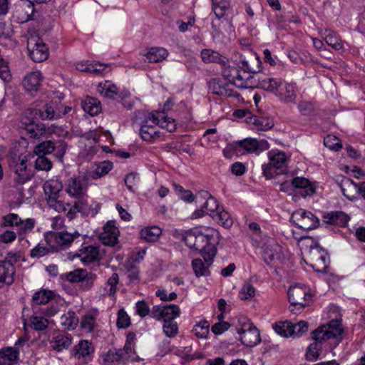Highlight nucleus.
I'll list each match as a JSON object with an SVG mask.
<instances>
[{"instance_id":"obj_1","label":"nucleus","mask_w":365,"mask_h":365,"mask_svg":"<svg viewBox=\"0 0 365 365\" xmlns=\"http://www.w3.org/2000/svg\"><path fill=\"white\" fill-rule=\"evenodd\" d=\"M158 125L169 132H173L176 130L177 125L173 118L165 116L163 113L151 112L149 113L145 119L144 123L140 129V135L141 138L150 143H155L160 141H164L165 137L157 128L150 124Z\"/></svg>"},{"instance_id":"obj_2","label":"nucleus","mask_w":365,"mask_h":365,"mask_svg":"<svg viewBox=\"0 0 365 365\" xmlns=\"http://www.w3.org/2000/svg\"><path fill=\"white\" fill-rule=\"evenodd\" d=\"M207 231L206 233L197 230L186 232L183 240L187 247L199 251L205 262H210L217 253L216 241L214 239L215 231Z\"/></svg>"},{"instance_id":"obj_3","label":"nucleus","mask_w":365,"mask_h":365,"mask_svg":"<svg viewBox=\"0 0 365 365\" xmlns=\"http://www.w3.org/2000/svg\"><path fill=\"white\" fill-rule=\"evenodd\" d=\"M343 328L340 320H331L329 324L322 325L312 332L314 342L307 348V359L309 361L317 359L321 351L322 344L327 340L341 336Z\"/></svg>"},{"instance_id":"obj_4","label":"nucleus","mask_w":365,"mask_h":365,"mask_svg":"<svg viewBox=\"0 0 365 365\" xmlns=\"http://www.w3.org/2000/svg\"><path fill=\"white\" fill-rule=\"evenodd\" d=\"M60 300L55 292L42 289L34 294L31 307L33 310H41L46 317H53L59 311Z\"/></svg>"},{"instance_id":"obj_5","label":"nucleus","mask_w":365,"mask_h":365,"mask_svg":"<svg viewBox=\"0 0 365 365\" xmlns=\"http://www.w3.org/2000/svg\"><path fill=\"white\" fill-rule=\"evenodd\" d=\"M269 163L262 165L263 175L267 179L274 178V175L284 173L287 158L284 153L272 150L268 153Z\"/></svg>"},{"instance_id":"obj_6","label":"nucleus","mask_w":365,"mask_h":365,"mask_svg":"<svg viewBox=\"0 0 365 365\" xmlns=\"http://www.w3.org/2000/svg\"><path fill=\"white\" fill-rule=\"evenodd\" d=\"M78 232L70 233L67 231L51 232L45 235V240L52 252H57L69 247L78 237Z\"/></svg>"},{"instance_id":"obj_7","label":"nucleus","mask_w":365,"mask_h":365,"mask_svg":"<svg viewBox=\"0 0 365 365\" xmlns=\"http://www.w3.org/2000/svg\"><path fill=\"white\" fill-rule=\"evenodd\" d=\"M88 177L83 175L82 176H72L65 182V191L72 198L78 200H86L88 190Z\"/></svg>"},{"instance_id":"obj_8","label":"nucleus","mask_w":365,"mask_h":365,"mask_svg":"<svg viewBox=\"0 0 365 365\" xmlns=\"http://www.w3.org/2000/svg\"><path fill=\"white\" fill-rule=\"evenodd\" d=\"M306 262L316 272L323 273L327 272L329 257L327 252L323 248L316 245L310 247L307 255Z\"/></svg>"},{"instance_id":"obj_9","label":"nucleus","mask_w":365,"mask_h":365,"mask_svg":"<svg viewBox=\"0 0 365 365\" xmlns=\"http://www.w3.org/2000/svg\"><path fill=\"white\" fill-rule=\"evenodd\" d=\"M34 4L30 0H19L12 9L11 20L16 24H24L33 19Z\"/></svg>"},{"instance_id":"obj_10","label":"nucleus","mask_w":365,"mask_h":365,"mask_svg":"<svg viewBox=\"0 0 365 365\" xmlns=\"http://www.w3.org/2000/svg\"><path fill=\"white\" fill-rule=\"evenodd\" d=\"M291 222L297 227L304 230L315 229L319 225L317 217L303 209L297 210L292 214Z\"/></svg>"},{"instance_id":"obj_11","label":"nucleus","mask_w":365,"mask_h":365,"mask_svg":"<svg viewBox=\"0 0 365 365\" xmlns=\"http://www.w3.org/2000/svg\"><path fill=\"white\" fill-rule=\"evenodd\" d=\"M243 321L242 327L237 329L241 342L246 346L250 347L257 345L261 341L259 330L246 317L243 318Z\"/></svg>"},{"instance_id":"obj_12","label":"nucleus","mask_w":365,"mask_h":365,"mask_svg":"<svg viewBox=\"0 0 365 365\" xmlns=\"http://www.w3.org/2000/svg\"><path fill=\"white\" fill-rule=\"evenodd\" d=\"M287 294L291 306H299V309L307 306L312 298L306 287L298 285L289 287Z\"/></svg>"},{"instance_id":"obj_13","label":"nucleus","mask_w":365,"mask_h":365,"mask_svg":"<svg viewBox=\"0 0 365 365\" xmlns=\"http://www.w3.org/2000/svg\"><path fill=\"white\" fill-rule=\"evenodd\" d=\"M27 156L22 154H14L9 161L10 166L14 167L15 173L17 175L16 181L19 184H23L30 179L29 175L27 173Z\"/></svg>"},{"instance_id":"obj_14","label":"nucleus","mask_w":365,"mask_h":365,"mask_svg":"<svg viewBox=\"0 0 365 365\" xmlns=\"http://www.w3.org/2000/svg\"><path fill=\"white\" fill-rule=\"evenodd\" d=\"M180 310L178 305L170 304L168 306L156 305L152 308L151 317L156 320L168 322L180 315Z\"/></svg>"},{"instance_id":"obj_15","label":"nucleus","mask_w":365,"mask_h":365,"mask_svg":"<svg viewBox=\"0 0 365 365\" xmlns=\"http://www.w3.org/2000/svg\"><path fill=\"white\" fill-rule=\"evenodd\" d=\"M27 48L29 56L35 62H42L48 56V49L46 44L38 38H31L28 40Z\"/></svg>"},{"instance_id":"obj_16","label":"nucleus","mask_w":365,"mask_h":365,"mask_svg":"<svg viewBox=\"0 0 365 365\" xmlns=\"http://www.w3.org/2000/svg\"><path fill=\"white\" fill-rule=\"evenodd\" d=\"M26 343L23 338L19 339L14 347L8 346L0 349V365H13L19 360L20 347Z\"/></svg>"},{"instance_id":"obj_17","label":"nucleus","mask_w":365,"mask_h":365,"mask_svg":"<svg viewBox=\"0 0 365 365\" xmlns=\"http://www.w3.org/2000/svg\"><path fill=\"white\" fill-rule=\"evenodd\" d=\"M66 146L63 142L54 143L51 140H46L38 144L34 150L36 155H46L56 150V155L62 158L66 152Z\"/></svg>"},{"instance_id":"obj_18","label":"nucleus","mask_w":365,"mask_h":365,"mask_svg":"<svg viewBox=\"0 0 365 365\" xmlns=\"http://www.w3.org/2000/svg\"><path fill=\"white\" fill-rule=\"evenodd\" d=\"M103 232L99 235V239L103 244L108 246H114L118 243L119 230L114 221H108L103 226Z\"/></svg>"},{"instance_id":"obj_19","label":"nucleus","mask_w":365,"mask_h":365,"mask_svg":"<svg viewBox=\"0 0 365 365\" xmlns=\"http://www.w3.org/2000/svg\"><path fill=\"white\" fill-rule=\"evenodd\" d=\"M240 148L244 149L247 153H255L259 154L262 151L269 149V143L266 140H257L255 138H247L240 140L237 143Z\"/></svg>"},{"instance_id":"obj_20","label":"nucleus","mask_w":365,"mask_h":365,"mask_svg":"<svg viewBox=\"0 0 365 365\" xmlns=\"http://www.w3.org/2000/svg\"><path fill=\"white\" fill-rule=\"evenodd\" d=\"M207 86L209 91L215 95L227 97L235 96V92L230 88V83H225L221 78L210 79L207 83Z\"/></svg>"},{"instance_id":"obj_21","label":"nucleus","mask_w":365,"mask_h":365,"mask_svg":"<svg viewBox=\"0 0 365 365\" xmlns=\"http://www.w3.org/2000/svg\"><path fill=\"white\" fill-rule=\"evenodd\" d=\"M76 256L80 257L84 264H89L99 261L102 258V253L98 247L88 245L82 247Z\"/></svg>"},{"instance_id":"obj_22","label":"nucleus","mask_w":365,"mask_h":365,"mask_svg":"<svg viewBox=\"0 0 365 365\" xmlns=\"http://www.w3.org/2000/svg\"><path fill=\"white\" fill-rule=\"evenodd\" d=\"M15 267L8 260L0 261V288L4 285H10L14 282Z\"/></svg>"},{"instance_id":"obj_23","label":"nucleus","mask_w":365,"mask_h":365,"mask_svg":"<svg viewBox=\"0 0 365 365\" xmlns=\"http://www.w3.org/2000/svg\"><path fill=\"white\" fill-rule=\"evenodd\" d=\"M113 163L109 160L95 163L91 165L86 175L88 177V179L96 180L108 174L113 169Z\"/></svg>"},{"instance_id":"obj_24","label":"nucleus","mask_w":365,"mask_h":365,"mask_svg":"<svg viewBox=\"0 0 365 365\" xmlns=\"http://www.w3.org/2000/svg\"><path fill=\"white\" fill-rule=\"evenodd\" d=\"M277 96L284 103H294L297 97L294 84L288 83L282 80L280 87L278 88Z\"/></svg>"},{"instance_id":"obj_25","label":"nucleus","mask_w":365,"mask_h":365,"mask_svg":"<svg viewBox=\"0 0 365 365\" xmlns=\"http://www.w3.org/2000/svg\"><path fill=\"white\" fill-rule=\"evenodd\" d=\"M263 258L267 264H271L275 262L282 263L285 259V255L282 247L276 244L270 248L266 249L264 252Z\"/></svg>"},{"instance_id":"obj_26","label":"nucleus","mask_w":365,"mask_h":365,"mask_svg":"<svg viewBox=\"0 0 365 365\" xmlns=\"http://www.w3.org/2000/svg\"><path fill=\"white\" fill-rule=\"evenodd\" d=\"M42 74L40 71H32L28 73L23 80V86L30 93L36 92L41 86Z\"/></svg>"},{"instance_id":"obj_27","label":"nucleus","mask_w":365,"mask_h":365,"mask_svg":"<svg viewBox=\"0 0 365 365\" xmlns=\"http://www.w3.org/2000/svg\"><path fill=\"white\" fill-rule=\"evenodd\" d=\"M63 187V184L58 180L51 179L46 180L43 185L46 201L51 197H58L62 192Z\"/></svg>"},{"instance_id":"obj_28","label":"nucleus","mask_w":365,"mask_h":365,"mask_svg":"<svg viewBox=\"0 0 365 365\" xmlns=\"http://www.w3.org/2000/svg\"><path fill=\"white\" fill-rule=\"evenodd\" d=\"M247 121L253 126L252 129L260 131L268 130L274 126V122L269 118L250 115Z\"/></svg>"},{"instance_id":"obj_29","label":"nucleus","mask_w":365,"mask_h":365,"mask_svg":"<svg viewBox=\"0 0 365 365\" xmlns=\"http://www.w3.org/2000/svg\"><path fill=\"white\" fill-rule=\"evenodd\" d=\"M349 220V216L344 212L336 211L324 215V221L327 224L345 227Z\"/></svg>"},{"instance_id":"obj_30","label":"nucleus","mask_w":365,"mask_h":365,"mask_svg":"<svg viewBox=\"0 0 365 365\" xmlns=\"http://www.w3.org/2000/svg\"><path fill=\"white\" fill-rule=\"evenodd\" d=\"M92 344L87 340L81 341L76 346L75 356L87 363L90 360V354L93 352Z\"/></svg>"},{"instance_id":"obj_31","label":"nucleus","mask_w":365,"mask_h":365,"mask_svg":"<svg viewBox=\"0 0 365 365\" xmlns=\"http://www.w3.org/2000/svg\"><path fill=\"white\" fill-rule=\"evenodd\" d=\"M358 185L352 180L342 177L339 182V187L341 190L343 195L349 200L355 198V195L357 193Z\"/></svg>"},{"instance_id":"obj_32","label":"nucleus","mask_w":365,"mask_h":365,"mask_svg":"<svg viewBox=\"0 0 365 365\" xmlns=\"http://www.w3.org/2000/svg\"><path fill=\"white\" fill-rule=\"evenodd\" d=\"M34 314L30 318V326L36 331H43L48 325V320L41 310H33Z\"/></svg>"},{"instance_id":"obj_33","label":"nucleus","mask_w":365,"mask_h":365,"mask_svg":"<svg viewBox=\"0 0 365 365\" xmlns=\"http://www.w3.org/2000/svg\"><path fill=\"white\" fill-rule=\"evenodd\" d=\"M240 63L244 69V73L247 71L249 73H256L261 71V61L259 58L254 53L250 59L247 60L242 56H240Z\"/></svg>"},{"instance_id":"obj_34","label":"nucleus","mask_w":365,"mask_h":365,"mask_svg":"<svg viewBox=\"0 0 365 365\" xmlns=\"http://www.w3.org/2000/svg\"><path fill=\"white\" fill-rule=\"evenodd\" d=\"M202 60L204 63H218L225 64L227 63L228 60L225 56L220 55L218 52L212 49H202L200 53Z\"/></svg>"},{"instance_id":"obj_35","label":"nucleus","mask_w":365,"mask_h":365,"mask_svg":"<svg viewBox=\"0 0 365 365\" xmlns=\"http://www.w3.org/2000/svg\"><path fill=\"white\" fill-rule=\"evenodd\" d=\"M126 361L118 349L108 350L103 355L102 365H117L118 364H125Z\"/></svg>"},{"instance_id":"obj_36","label":"nucleus","mask_w":365,"mask_h":365,"mask_svg":"<svg viewBox=\"0 0 365 365\" xmlns=\"http://www.w3.org/2000/svg\"><path fill=\"white\" fill-rule=\"evenodd\" d=\"M149 63L163 61L168 56V51L163 47H153L145 54Z\"/></svg>"},{"instance_id":"obj_37","label":"nucleus","mask_w":365,"mask_h":365,"mask_svg":"<svg viewBox=\"0 0 365 365\" xmlns=\"http://www.w3.org/2000/svg\"><path fill=\"white\" fill-rule=\"evenodd\" d=\"M82 108L83 110L92 116L98 115L101 110L100 101L91 97H86L82 101Z\"/></svg>"},{"instance_id":"obj_38","label":"nucleus","mask_w":365,"mask_h":365,"mask_svg":"<svg viewBox=\"0 0 365 365\" xmlns=\"http://www.w3.org/2000/svg\"><path fill=\"white\" fill-rule=\"evenodd\" d=\"M79 322L78 317L73 311H68L63 314L60 318V323L63 328L66 330H73Z\"/></svg>"},{"instance_id":"obj_39","label":"nucleus","mask_w":365,"mask_h":365,"mask_svg":"<svg viewBox=\"0 0 365 365\" xmlns=\"http://www.w3.org/2000/svg\"><path fill=\"white\" fill-rule=\"evenodd\" d=\"M282 81L280 78H265L259 81V87L276 96Z\"/></svg>"},{"instance_id":"obj_40","label":"nucleus","mask_w":365,"mask_h":365,"mask_svg":"<svg viewBox=\"0 0 365 365\" xmlns=\"http://www.w3.org/2000/svg\"><path fill=\"white\" fill-rule=\"evenodd\" d=\"M213 260L204 263L201 259H195L192 261V267L196 277L209 276L210 272L209 267Z\"/></svg>"},{"instance_id":"obj_41","label":"nucleus","mask_w":365,"mask_h":365,"mask_svg":"<svg viewBox=\"0 0 365 365\" xmlns=\"http://www.w3.org/2000/svg\"><path fill=\"white\" fill-rule=\"evenodd\" d=\"M161 229L158 226L145 227L140 231L143 240L149 242H156L161 235Z\"/></svg>"},{"instance_id":"obj_42","label":"nucleus","mask_w":365,"mask_h":365,"mask_svg":"<svg viewBox=\"0 0 365 365\" xmlns=\"http://www.w3.org/2000/svg\"><path fill=\"white\" fill-rule=\"evenodd\" d=\"M71 344V337L69 335L58 334L51 341V345L53 349L61 351L68 349Z\"/></svg>"},{"instance_id":"obj_43","label":"nucleus","mask_w":365,"mask_h":365,"mask_svg":"<svg viewBox=\"0 0 365 365\" xmlns=\"http://www.w3.org/2000/svg\"><path fill=\"white\" fill-rule=\"evenodd\" d=\"M98 92L108 98L113 99L118 94V88L117 86L110 81H105L100 83L98 87Z\"/></svg>"},{"instance_id":"obj_44","label":"nucleus","mask_w":365,"mask_h":365,"mask_svg":"<svg viewBox=\"0 0 365 365\" xmlns=\"http://www.w3.org/2000/svg\"><path fill=\"white\" fill-rule=\"evenodd\" d=\"M35 220L32 218H27L26 220H22L21 218V222L19 223L17 226L18 228V235L20 241L25 239V235L31 232L35 226Z\"/></svg>"},{"instance_id":"obj_45","label":"nucleus","mask_w":365,"mask_h":365,"mask_svg":"<svg viewBox=\"0 0 365 365\" xmlns=\"http://www.w3.org/2000/svg\"><path fill=\"white\" fill-rule=\"evenodd\" d=\"M135 339V334L130 333L127 336V340L123 349H118L119 351L123 356L125 361H128L133 357L135 354L133 341Z\"/></svg>"},{"instance_id":"obj_46","label":"nucleus","mask_w":365,"mask_h":365,"mask_svg":"<svg viewBox=\"0 0 365 365\" xmlns=\"http://www.w3.org/2000/svg\"><path fill=\"white\" fill-rule=\"evenodd\" d=\"M212 9L217 19L223 17L226 11L230 8V1L228 0H212Z\"/></svg>"},{"instance_id":"obj_47","label":"nucleus","mask_w":365,"mask_h":365,"mask_svg":"<svg viewBox=\"0 0 365 365\" xmlns=\"http://www.w3.org/2000/svg\"><path fill=\"white\" fill-rule=\"evenodd\" d=\"M212 218L226 228L230 227L233 222L230 215L224 210H220L217 213L212 214Z\"/></svg>"},{"instance_id":"obj_48","label":"nucleus","mask_w":365,"mask_h":365,"mask_svg":"<svg viewBox=\"0 0 365 365\" xmlns=\"http://www.w3.org/2000/svg\"><path fill=\"white\" fill-rule=\"evenodd\" d=\"M47 204L48 205L56 210L58 212H65L66 210V207L69 206L68 203H65L62 200L61 195H59L58 197H51L48 199Z\"/></svg>"},{"instance_id":"obj_49","label":"nucleus","mask_w":365,"mask_h":365,"mask_svg":"<svg viewBox=\"0 0 365 365\" xmlns=\"http://www.w3.org/2000/svg\"><path fill=\"white\" fill-rule=\"evenodd\" d=\"M96 314L92 313H87L82 317L80 322L82 329L86 330L88 332H91L96 325Z\"/></svg>"},{"instance_id":"obj_50","label":"nucleus","mask_w":365,"mask_h":365,"mask_svg":"<svg viewBox=\"0 0 365 365\" xmlns=\"http://www.w3.org/2000/svg\"><path fill=\"white\" fill-rule=\"evenodd\" d=\"M88 203L86 200H81L75 202L73 207L67 212V217L72 220L75 217L77 212H86L88 210Z\"/></svg>"},{"instance_id":"obj_51","label":"nucleus","mask_w":365,"mask_h":365,"mask_svg":"<svg viewBox=\"0 0 365 365\" xmlns=\"http://www.w3.org/2000/svg\"><path fill=\"white\" fill-rule=\"evenodd\" d=\"M273 329L275 332L285 338H288L291 336V329H290V322H279L274 323L273 325Z\"/></svg>"},{"instance_id":"obj_52","label":"nucleus","mask_w":365,"mask_h":365,"mask_svg":"<svg viewBox=\"0 0 365 365\" xmlns=\"http://www.w3.org/2000/svg\"><path fill=\"white\" fill-rule=\"evenodd\" d=\"M210 324L207 321L200 322L192 329V332L199 339L207 338L209 334Z\"/></svg>"},{"instance_id":"obj_53","label":"nucleus","mask_w":365,"mask_h":365,"mask_svg":"<svg viewBox=\"0 0 365 365\" xmlns=\"http://www.w3.org/2000/svg\"><path fill=\"white\" fill-rule=\"evenodd\" d=\"M291 336L299 337L308 331V324L304 321H300L297 324L290 322Z\"/></svg>"},{"instance_id":"obj_54","label":"nucleus","mask_w":365,"mask_h":365,"mask_svg":"<svg viewBox=\"0 0 365 365\" xmlns=\"http://www.w3.org/2000/svg\"><path fill=\"white\" fill-rule=\"evenodd\" d=\"M203 209H205V212L210 215L212 217V214L217 213V212L220 210L217 200L211 195L208 197L206 202L204 203Z\"/></svg>"},{"instance_id":"obj_55","label":"nucleus","mask_w":365,"mask_h":365,"mask_svg":"<svg viewBox=\"0 0 365 365\" xmlns=\"http://www.w3.org/2000/svg\"><path fill=\"white\" fill-rule=\"evenodd\" d=\"M324 40L329 46L336 50H340L343 48L342 41L339 38L336 33L333 31H329L326 34Z\"/></svg>"},{"instance_id":"obj_56","label":"nucleus","mask_w":365,"mask_h":365,"mask_svg":"<svg viewBox=\"0 0 365 365\" xmlns=\"http://www.w3.org/2000/svg\"><path fill=\"white\" fill-rule=\"evenodd\" d=\"M36 155L38 158L35 160V168L38 170L49 171L53 166L51 161L44 155Z\"/></svg>"},{"instance_id":"obj_57","label":"nucleus","mask_w":365,"mask_h":365,"mask_svg":"<svg viewBox=\"0 0 365 365\" xmlns=\"http://www.w3.org/2000/svg\"><path fill=\"white\" fill-rule=\"evenodd\" d=\"M119 282V277L117 273H113L107 281L106 287L105 289L106 290V294L109 296H114L117 291V285Z\"/></svg>"},{"instance_id":"obj_58","label":"nucleus","mask_w":365,"mask_h":365,"mask_svg":"<svg viewBox=\"0 0 365 365\" xmlns=\"http://www.w3.org/2000/svg\"><path fill=\"white\" fill-rule=\"evenodd\" d=\"M291 185L297 188H306V192L307 195L313 193L314 189L310 187L309 181L304 178H294L291 182Z\"/></svg>"},{"instance_id":"obj_59","label":"nucleus","mask_w":365,"mask_h":365,"mask_svg":"<svg viewBox=\"0 0 365 365\" xmlns=\"http://www.w3.org/2000/svg\"><path fill=\"white\" fill-rule=\"evenodd\" d=\"M222 75L230 83L232 84L235 76L237 72V68L227 65V63L222 64Z\"/></svg>"},{"instance_id":"obj_60","label":"nucleus","mask_w":365,"mask_h":365,"mask_svg":"<svg viewBox=\"0 0 365 365\" xmlns=\"http://www.w3.org/2000/svg\"><path fill=\"white\" fill-rule=\"evenodd\" d=\"M255 294V287L250 282H245L239 292V297L242 300H247L251 297H253Z\"/></svg>"},{"instance_id":"obj_61","label":"nucleus","mask_w":365,"mask_h":365,"mask_svg":"<svg viewBox=\"0 0 365 365\" xmlns=\"http://www.w3.org/2000/svg\"><path fill=\"white\" fill-rule=\"evenodd\" d=\"M21 222V217L15 213H9L2 217V225L4 227H16Z\"/></svg>"},{"instance_id":"obj_62","label":"nucleus","mask_w":365,"mask_h":365,"mask_svg":"<svg viewBox=\"0 0 365 365\" xmlns=\"http://www.w3.org/2000/svg\"><path fill=\"white\" fill-rule=\"evenodd\" d=\"M164 334L169 338L175 337L178 332V324L174 321L164 322L163 326Z\"/></svg>"},{"instance_id":"obj_63","label":"nucleus","mask_w":365,"mask_h":365,"mask_svg":"<svg viewBox=\"0 0 365 365\" xmlns=\"http://www.w3.org/2000/svg\"><path fill=\"white\" fill-rule=\"evenodd\" d=\"M116 325L119 329H125L130 325V317L124 309L118 311Z\"/></svg>"},{"instance_id":"obj_64","label":"nucleus","mask_w":365,"mask_h":365,"mask_svg":"<svg viewBox=\"0 0 365 365\" xmlns=\"http://www.w3.org/2000/svg\"><path fill=\"white\" fill-rule=\"evenodd\" d=\"M324 145L331 150L338 151L342 148L340 140L335 136L327 135L324 140Z\"/></svg>"}]
</instances>
